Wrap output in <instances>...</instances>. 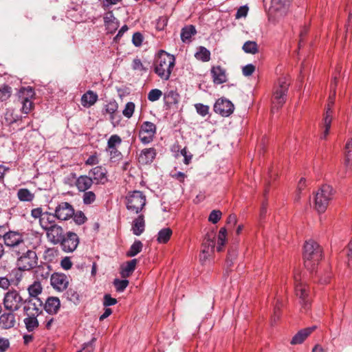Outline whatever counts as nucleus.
Returning <instances> with one entry per match:
<instances>
[{
    "instance_id": "nucleus-30",
    "label": "nucleus",
    "mask_w": 352,
    "mask_h": 352,
    "mask_svg": "<svg viewBox=\"0 0 352 352\" xmlns=\"http://www.w3.org/2000/svg\"><path fill=\"white\" fill-rule=\"evenodd\" d=\"M23 322L25 325L26 329L29 331H33L38 327L39 323L37 319L38 316L25 315Z\"/></svg>"
},
{
    "instance_id": "nucleus-5",
    "label": "nucleus",
    "mask_w": 352,
    "mask_h": 352,
    "mask_svg": "<svg viewBox=\"0 0 352 352\" xmlns=\"http://www.w3.org/2000/svg\"><path fill=\"white\" fill-rule=\"evenodd\" d=\"M289 85V82L286 77H282L278 80V86L275 88L272 99V112L278 110L285 102Z\"/></svg>"
},
{
    "instance_id": "nucleus-34",
    "label": "nucleus",
    "mask_w": 352,
    "mask_h": 352,
    "mask_svg": "<svg viewBox=\"0 0 352 352\" xmlns=\"http://www.w3.org/2000/svg\"><path fill=\"white\" fill-rule=\"evenodd\" d=\"M65 296L67 300L72 302L76 305H78L80 302V297L79 294L76 289L73 288H69L67 289L65 294Z\"/></svg>"
},
{
    "instance_id": "nucleus-46",
    "label": "nucleus",
    "mask_w": 352,
    "mask_h": 352,
    "mask_svg": "<svg viewBox=\"0 0 352 352\" xmlns=\"http://www.w3.org/2000/svg\"><path fill=\"white\" fill-rule=\"evenodd\" d=\"M12 89L8 85H3L0 87V101L7 100L11 96Z\"/></svg>"
},
{
    "instance_id": "nucleus-19",
    "label": "nucleus",
    "mask_w": 352,
    "mask_h": 352,
    "mask_svg": "<svg viewBox=\"0 0 352 352\" xmlns=\"http://www.w3.org/2000/svg\"><path fill=\"white\" fill-rule=\"evenodd\" d=\"M211 75L214 84L220 85L227 81L226 69L221 66H214L211 69Z\"/></svg>"
},
{
    "instance_id": "nucleus-48",
    "label": "nucleus",
    "mask_w": 352,
    "mask_h": 352,
    "mask_svg": "<svg viewBox=\"0 0 352 352\" xmlns=\"http://www.w3.org/2000/svg\"><path fill=\"white\" fill-rule=\"evenodd\" d=\"M122 140L118 135H111L107 142V149L116 148L121 144Z\"/></svg>"
},
{
    "instance_id": "nucleus-38",
    "label": "nucleus",
    "mask_w": 352,
    "mask_h": 352,
    "mask_svg": "<svg viewBox=\"0 0 352 352\" xmlns=\"http://www.w3.org/2000/svg\"><path fill=\"white\" fill-rule=\"evenodd\" d=\"M28 290L30 298H37L38 295L42 292V287L38 281H34L33 284L29 286Z\"/></svg>"
},
{
    "instance_id": "nucleus-58",
    "label": "nucleus",
    "mask_w": 352,
    "mask_h": 352,
    "mask_svg": "<svg viewBox=\"0 0 352 352\" xmlns=\"http://www.w3.org/2000/svg\"><path fill=\"white\" fill-rule=\"evenodd\" d=\"M116 303H117V300L116 298H112L109 294L104 295V301H103V305L104 307L113 305Z\"/></svg>"
},
{
    "instance_id": "nucleus-33",
    "label": "nucleus",
    "mask_w": 352,
    "mask_h": 352,
    "mask_svg": "<svg viewBox=\"0 0 352 352\" xmlns=\"http://www.w3.org/2000/svg\"><path fill=\"white\" fill-rule=\"evenodd\" d=\"M172 234V230L169 228H164L160 230L157 234V242L159 243H166L170 239Z\"/></svg>"
},
{
    "instance_id": "nucleus-12",
    "label": "nucleus",
    "mask_w": 352,
    "mask_h": 352,
    "mask_svg": "<svg viewBox=\"0 0 352 352\" xmlns=\"http://www.w3.org/2000/svg\"><path fill=\"white\" fill-rule=\"evenodd\" d=\"M54 213L56 219L61 221H67L73 217L74 209L68 202H61L56 207Z\"/></svg>"
},
{
    "instance_id": "nucleus-44",
    "label": "nucleus",
    "mask_w": 352,
    "mask_h": 352,
    "mask_svg": "<svg viewBox=\"0 0 352 352\" xmlns=\"http://www.w3.org/2000/svg\"><path fill=\"white\" fill-rule=\"evenodd\" d=\"M307 186V181L305 178L301 177L298 183L296 195L295 197V201H298L300 199V195L302 194V191Z\"/></svg>"
},
{
    "instance_id": "nucleus-57",
    "label": "nucleus",
    "mask_w": 352,
    "mask_h": 352,
    "mask_svg": "<svg viewBox=\"0 0 352 352\" xmlns=\"http://www.w3.org/2000/svg\"><path fill=\"white\" fill-rule=\"evenodd\" d=\"M108 151L109 152L110 157L111 160L116 161L121 158L122 154L116 148H109Z\"/></svg>"
},
{
    "instance_id": "nucleus-54",
    "label": "nucleus",
    "mask_w": 352,
    "mask_h": 352,
    "mask_svg": "<svg viewBox=\"0 0 352 352\" xmlns=\"http://www.w3.org/2000/svg\"><path fill=\"white\" fill-rule=\"evenodd\" d=\"M73 217L74 221L78 225L84 223L87 219L85 214L81 211H78L76 213H74Z\"/></svg>"
},
{
    "instance_id": "nucleus-63",
    "label": "nucleus",
    "mask_w": 352,
    "mask_h": 352,
    "mask_svg": "<svg viewBox=\"0 0 352 352\" xmlns=\"http://www.w3.org/2000/svg\"><path fill=\"white\" fill-rule=\"evenodd\" d=\"M106 28L109 33H113L118 28V23L117 21L108 23L105 24Z\"/></svg>"
},
{
    "instance_id": "nucleus-40",
    "label": "nucleus",
    "mask_w": 352,
    "mask_h": 352,
    "mask_svg": "<svg viewBox=\"0 0 352 352\" xmlns=\"http://www.w3.org/2000/svg\"><path fill=\"white\" fill-rule=\"evenodd\" d=\"M242 48L245 53L248 54H255L258 52V45L255 41H246Z\"/></svg>"
},
{
    "instance_id": "nucleus-20",
    "label": "nucleus",
    "mask_w": 352,
    "mask_h": 352,
    "mask_svg": "<svg viewBox=\"0 0 352 352\" xmlns=\"http://www.w3.org/2000/svg\"><path fill=\"white\" fill-rule=\"evenodd\" d=\"M93 184L92 178L87 175H80L75 182V186L80 192H85L89 190Z\"/></svg>"
},
{
    "instance_id": "nucleus-52",
    "label": "nucleus",
    "mask_w": 352,
    "mask_h": 352,
    "mask_svg": "<svg viewBox=\"0 0 352 352\" xmlns=\"http://www.w3.org/2000/svg\"><path fill=\"white\" fill-rule=\"evenodd\" d=\"M222 213L220 210H212L208 217V221L212 223H217L221 219Z\"/></svg>"
},
{
    "instance_id": "nucleus-23",
    "label": "nucleus",
    "mask_w": 352,
    "mask_h": 352,
    "mask_svg": "<svg viewBox=\"0 0 352 352\" xmlns=\"http://www.w3.org/2000/svg\"><path fill=\"white\" fill-rule=\"evenodd\" d=\"M316 329V326L305 328L299 331L292 339V344H300Z\"/></svg>"
},
{
    "instance_id": "nucleus-9",
    "label": "nucleus",
    "mask_w": 352,
    "mask_h": 352,
    "mask_svg": "<svg viewBox=\"0 0 352 352\" xmlns=\"http://www.w3.org/2000/svg\"><path fill=\"white\" fill-rule=\"evenodd\" d=\"M34 94H35L34 89L30 87L21 89L19 92V97L21 99V102L23 104L21 110L23 113L28 114L32 109V99L34 98Z\"/></svg>"
},
{
    "instance_id": "nucleus-61",
    "label": "nucleus",
    "mask_w": 352,
    "mask_h": 352,
    "mask_svg": "<svg viewBox=\"0 0 352 352\" xmlns=\"http://www.w3.org/2000/svg\"><path fill=\"white\" fill-rule=\"evenodd\" d=\"M10 346L8 339L0 337V352H5Z\"/></svg>"
},
{
    "instance_id": "nucleus-39",
    "label": "nucleus",
    "mask_w": 352,
    "mask_h": 352,
    "mask_svg": "<svg viewBox=\"0 0 352 352\" xmlns=\"http://www.w3.org/2000/svg\"><path fill=\"white\" fill-rule=\"evenodd\" d=\"M227 230L225 228H221L219 230L218 234V242L217 250L218 252H221L222 250L223 247L225 245L227 240Z\"/></svg>"
},
{
    "instance_id": "nucleus-10",
    "label": "nucleus",
    "mask_w": 352,
    "mask_h": 352,
    "mask_svg": "<svg viewBox=\"0 0 352 352\" xmlns=\"http://www.w3.org/2000/svg\"><path fill=\"white\" fill-rule=\"evenodd\" d=\"M214 238L215 234L213 232L208 233L206 235L203 242L204 249L199 255L201 261H206L214 252L215 245Z\"/></svg>"
},
{
    "instance_id": "nucleus-49",
    "label": "nucleus",
    "mask_w": 352,
    "mask_h": 352,
    "mask_svg": "<svg viewBox=\"0 0 352 352\" xmlns=\"http://www.w3.org/2000/svg\"><path fill=\"white\" fill-rule=\"evenodd\" d=\"M135 270V265H126L124 267H122L120 273L122 278L126 279L129 277Z\"/></svg>"
},
{
    "instance_id": "nucleus-22",
    "label": "nucleus",
    "mask_w": 352,
    "mask_h": 352,
    "mask_svg": "<svg viewBox=\"0 0 352 352\" xmlns=\"http://www.w3.org/2000/svg\"><path fill=\"white\" fill-rule=\"evenodd\" d=\"M145 230L144 216L142 214H139L132 222L131 230L136 236L142 234Z\"/></svg>"
},
{
    "instance_id": "nucleus-8",
    "label": "nucleus",
    "mask_w": 352,
    "mask_h": 352,
    "mask_svg": "<svg viewBox=\"0 0 352 352\" xmlns=\"http://www.w3.org/2000/svg\"><path fill=\"white\" fill-rule=\"evenodd\" d=\"M156 126L154 123L148 121L144 122L140 129L139 138L140 141L144 144H148L153 141L156 133Z\"/></svg>"
},
{
    "instance_id": "nucleus-24",
    "label": "nucleus",
    "mask_w": 352,
    "mask_h": 352,
    "mask_svg": "<svg viewBox=\"0 0 352 352\" xmlns=\"http://www.w3.org/2000/svg\"><path fill=\"white\" fill-rule=\"evenodd\" d=\"M156 156V151L154 148L143 149L138 157L139 162L143 164L151 163Z\"/></svg>"
},
{
    "instance_id": "nucleus-7",
    "label": "nucleus",
    "mask_w": 352,
    "mask_h": 352,
    "mask_svg": "<svg viewBox=\"0 0 352 352\" xmlns=\"http://www.w3.org/2000/svg\"><path fill=\"white\" fill-rule=\"evenodd\" d=\"M296 282L295 286L296 295L300 299L301 311H307L311 305V300L309 298L308 286L302 282H298L297 277H295Z\"/></svg>"
},
{
    "instance_id": "nucleus-47",
    "label": "nucleus",
    "mask_w": 352,
    "mask_h": 352,
    "mask_svg": "<svg viewBox=\"0 0 352 352\" xmlns=\"http://www.w3.org/2000/svg\"><path fill=\"white\" fill-rule=\"evenodd\" d=\"M135 111V104L132 102H129L126 104L124 109L122 111V114L126 118L132 117Z\"/></svg>"
},
{
    "instance_id": "nucleus-51",
    "label": "nucleus",
    "mask_w": 352,
    "mask_h": 352,
    "mask_svg": "<svg viewBox=\"0 0 352 352\" xmlns=\"http://www.w3.org/2000/svg\"><path fill=\"white\" fill-rule=\"evenodd\" d=\"M196 111L200 116L204 117L209 113V107L201 103H197L195 104Z\"/></svg>"
},
{
    "instance_id": "nucleus-13",
    "label": "nucleus",
    "mask_w": 352,
    "mask_h": 352,
    "mask_svg": "<svg viewBox=\"0 0 352 352\" xmlns=\"http://www.w3.org/2000/svg\"><path fill=\"white\" fill-rule=\"evenodd\" d=\"M234 104L228 100L224 98L218 99L214 105L215 113L223 117H228L234 111Z\"/></svg>"
},
{
    "instance_id": "nucleus-11",
    "label": "nucleus",
    "mask_w": 352,
    "mask_h": 352,
    "mask_svg": "<svg viewBox=\"0 0 352 352\" xmlns=\"http://www.w3.org/2000/svg\"><path fill=\"white\" fill-rule=\"evenodd\" d=\"M25 315L39 316L42 312V301L38 298H30L24 300Z\"/></svg>"
},
{
    "instance_id": "nucleus-15",
    "label": "nucleus",
    "mask_w": 352,
    "mask_h": 352,
    "mask_svg": "<svg viewBox=\"0 0 352 352\" xmlns=\"http://www.w3.org/2000/svg\"><path fill=\"white\" fill-rule=\"evenodd\" d=\"M89 175L92 178L93 182L96 184H104L108 181L107 171L105 168L100 166L91 169Z\"/></svg>"
},
{
    "instance_id": "nucleus-55",
    "label": "nucleus",
    "mask_w": 352,
    "mask_h": 352,
    "mask_svg": "<svg viewBox=\"0 0 352 352\" xmlns=\"http://www.w3.org/2000/svg\"><path fill=\"white\" fill-rule=\"evenodd\" d=\"M255 71V66L252 64H248L242 67V73L245 76H250Z\"/></svg>"
},
{
    "instance_id": "nucleus-45",
    "label": "nucleus",
    "mask_w": 352,
    "mask_h": 352,
    "mask_svg": "<svg viewBox=\"0 0 352 352\" xmlns=\"http://www.w3.org/2000/svg\"><path fill=\"white\" fill-rule=\"evenodd\" d=\"M113 285L117 292H122L128 286L129 280L126 279L120 280L119 278H116L113 280Z\"/></svg>"
},
{
    "instance_id": "nucleus-3",
    "label": "nucleus",
    "mask_w": 352,
    "mask_h": 352,
    "mask_svg": "<svg viewBox=\"0 0 352 352\" xmlns=\"http://www.w3.org/2000/svg\"><path fill=\"white\" fill-rule=\"evenodd\" d=\"M333 189L329 185H323L315 195V208L320 212H324L327 208L330 201L332 199Z\"/></svg>"
},
{
    "instance_id": "nucleus-1",
    "label": "nucleus",
    "mask_w": 352,
    "mask_h": 352,
    "mask_svg": "<svg viewBox=\"0 0 352 352\" xmlns=\"http://www.w3.org/2000/svg\"><path fill=\"white\" fill-rule=\"evenodd\" d=\"M175 64V58L164 50H161L154 61V71L162 80H167Z\"/></svg>"
},
{
    "instance_id": "nucleus-56",
    "label": "nucleus",
    "mask_w": 352,
    "mask_h": 352,
    "mask_svg": "<svg viewBox=\"0 0 352 352\" xmlns=\"http://www.w3.org/2000/svg\"><path fill=\"white\" fill-rule=\"evenodd\" d=\"M44 212H43L42 208L38 207L31 210V216L34 219H38V221H41V218L44 215Z\"/></svg>"
},
{
    "instance_id": "nucleus-50",
    "label": "nucleus",
    "mask_w": 352,
    "mask_h": 352,
    "mask_svg": "<svg viewBox=\"0 0 352 352\" xmlns=\"http://www.w3.org/2000/svg\"><path fill=\"white\" fill-rule=\"evenodd\" d=\"M162 96V92L158 89H151L148 94V100L151 102L158 100Z\"/></svg>"
},
{
    "instance_id": "nucleus-62",
    "label": "nucleus",
    "mask_w": 352,
    "mask_h": 352,
    "mask_svg": "<svg viewBox=\"0 0 352 352\" xmlns=\"http://www.w3.org/2000/svg\"><path fill=\"white\" fill-rule=\"evenodd\" d=\"M132 67L134 70L138 71H145V68L144 67L140 59L135 58L133 60Z\"/></svg>"
},
{
    "instance_id": "nucleus-43",
    "label": "nucleus",
    "mask_w": 352,
    "mask_h": 352,
    "mask_svg": "<svg viewBox=\"0 0 352 352\" xmlns=\"http://www.w3.org/2000/svg\"><path fill=\"white\" fill-rule=\"evenodd\" d=\"M118 104L116 101H111L104 107V111L111 116V119H113V114L118 111Z\"/></svg>"
},
{
    "instance_id": "nucleus-29",
    "label": "nucleus",
    "mask_w": 352,
    "mask_h": 352,
    "mask_svg": "<svg viewBox=\"0 0 352 352\" xmlns=\"http://www.w3.org/2000/svg\"><path fill=\"white\" fill-rule=\"evenodd\" d=\"M37 259V256L34 251L28 250L19 258V261L23 264H36Z\"/></svg>"
},
{
    "instance_id": "nucleus-27",
    "label": "nucleus",
    "mask_w": 352,
    "mask_h": 352,
    "mask_svg": "<svg viewBox=\"0 0 352 352\" xmlns=\"http://www.w3.org/2000/svg\"><path fill=\"white\" fill-rule=\"evenodd\" d=\"M56 219V217L55 213L53 214L51 212H45L43 217L41 218V221H39V225L43 230L46 231L56 224L55 221Z\"/></svg>"
},
{
    "instance_id": "nucleus-37",
    "label": "nucleus",
    "mask_w": 352,
    "mask_h": 352,
    "mask_svg": "<svg viewBox=\"0 0 352 352\" xmlns=\"http://www.w3.org/2000/svg\"><path fill=\"white\" fill-rule=\"evenodd\" d=\"M196 34V30L195 26L193 25H188L184 27L182 30L181 32V38L185 42L187 40H189L192 36Z\"/></svg>"
},
{
    "instance_id": "nucleus-36",
    "label": "nucleus",
    "mask_w": 352,
    "mask_h": 352,
    "mask_svg": "<svg viewBox=\"0 0 352 352\" xmlns=\"http://www.w3.org/2000/svg\"><path fill=\"white\" fill-rule=\"evenodd\" d=\"M197 60L204 62L209 61L210 59V52L204 47H199L198 51L195 54Z\"/></svg>"
},
{
    "instance_id": "nucleus-42",
    "label": "nucleus",
    "mask_w": 352,
    "mask_h": 352,
    "mask_svg": "<svg viewBox=\"0 0 352 352\" xmlns=\"http://www.w3.org/2000/svg\"><path fill=\"white\" fill-rule=\"evenodd\" d=\"M82 201L85 205H90L93 204L96 199V195L93 191H85L83 192Z\"/></svg>"
},
{
    "instance_id": "nucleus-25",
    "label": "nucleus",
    "mask_w": 352,
    "mask_h": 352,
    "mask_svg": "<svg viewBox=\"0 0 352 352\" xmlns=\"http://www.w3.org/2000/svg\"><path fill=\"white\" fill-rule=\"evenodd\" d=\"M292 0H272V8L280 16L285 15L288 10Z\"/></svg>"
},
{
    "instance_id": "nucleus-4",
    "label": "nucleus",
    "mask_w": 352,
    "mask_h": 352,
    "mask_svg": "<svg viewBox=\"0 0 352 352\" xmlns=\"http://www.w3.org/2000/svg\"><path fill=\"white\" fill-rule=\"evenodd\" d=\"M302 257L305 262L318 263L322 261V248L315 241H306L303 245Z\"/></svg>"
},
{
    "instance_id": "nucleus-59",
    "label": "nucleus",
    "mask_w": 352,
    "mask_h": 352,
    "mask_svg": "<svg viewBox=\"0 0 352 352\" xmlns=\"http://www.w3.org/2000/svg\"><path fill=\"white\" fill-rule=\"evenodd\" d=\"M143 41V36L140 32H135L133 35L132 41L133 43L136 46L139 47L142 45Z\"/></svg>"
},
{
    "instance_id": "nucleus-6",
    "label": "nucleus",
    "mask_w": 352,
    "mask_h": 352,
    "mask_svg": "<svg viewBox=\"0 0 352 352\" xmlns=\"http://www.w3.org/2000/svg\"><path fill=\"white\" fill-rule=\"evenodd\" d=\"M23 304V299L16 290H10L6 293L3 298V305L6 309L14 312L18 311Z\"/></svg>"
},
{
    "instance_id": "nucleus-32",
    "label": "nucleus",
    "mask_w": 352,
    "mask_h": 352,
    "mask_svg": "<svg viewBox=\"0 0 352 352\" xmlns=\"http://www.w3.org/2000/svg\"><path fill=\"white\" fill-rule=\"evenodd\" d=\"M332 121L331 111L330 108H329L325 112L324 118L323 120V125H324V131L321 136L322 138H326L329 135V130L331 128V124Z\"/></svg>"
},
{
    "instance_id": "nucleus-14",
    "label": "nucleus",
    "mask_w": 352,
    "mask_h": 352,
    "mask_svg": "<svg viewBox=\"0 0 352 352\" xmlns=\"http://www.w3.org/2000/svg\"><path fill=\"white\" fill-rule=\"evenodd\" d=\"M79 243L78 237L76 233L69 232L64 236L59 243L61 244L65 252H73L75 250Z\"/></svg>"
},
{
    "instance_id": "nucleus-28",
    "label": "nucleus",
    "mask_w": 352,
    "mask_h": 352,
    "mask_svg": "<svg viewBox=\"0 0 352 352\" xmlns=\"http://www.w3.org/2000/svg\"><path fill=\"white\" fill-rule=\"evenodd\" d=\"M98 100V95L92 91H88L81 98V104L84 107H90Z\"/></svg>"
},
{
    "instance_id": "nucleus-16",
    "label": "nucleus",
    "mask_w": 352,
    "mask_h": 352,
    "mask_svg": "<svg viewBox=\"0 0 352 352\" xmlns=\"http://www.w3.org/2000/svg\"><path fill=\"white\" fill-rule=\"evenodd\" d=\"M69 284V280L66 275L61 273H54L51 276V285L57 291L65 290Z\"/></svg>"
},
{
    "instance_id": "nucleus-17",
    "label": "nucleus",
    "mask_w": 352,
    "mask_h": 352,
    "mask_svg": "<svg viewBox=\"0 0 352 352\" xmlns=\"http://www.w3.org/2000/svg\"><path fill=\"white\" fill-rule=\"evenodd\" d=\"M45 232L48 240L54 244L59 243L65 236L62 227L57 224L53 226Z\"/></svg>"
},
{
    "instance_id": "nucleus-41",
    "label": "nucleus",
    "mask_w": 352,
    "mask_h": 352,
    "mask_svg": "<svg viewBox=\"0 0 352 352\" xmlns=\"http://www.w3.org/2000/svg\"><path fill=\"white\" fill-rule=\"evenodd\" d=\"M142 248V243L140 241H135L131 246L126 254L129 256H133L138 254Z\"/></svg>"
},
{
    "instance_id": "nucleus-53",
    "label": "nucleus",
    "mask_w": 352,
    "mask_h": 352,
    "mask_svg": "<svg viewBox=\"0 0 352 352\" xmlns=\"http://www.w3.org/2000/svg\"><path fill=\"white\" fill-rule=\"evenodd\" d=\"M29 270L30 268H25V265H23V267H19L18 268H16L14 269L12 272V275L14 276V277L15 278L16 280V281H20L21 279L22 278V276H23V271L24 270Z\"/></svg>"
},
{
    "instance_id": "nucleus-21",
    "label": "nucleus",
    "mask_w": 352,
    "mask_h": 352,
    "mask_svg": "<svg viewBox=\"0 0 352 352\" xmlns=\"http://www.w3.org/2000/svg\"><path fill=\"white\" fill-rule=\"evenodd\" d=\"M16 323L15 315L13 312L3 313L0 316V327L3 329L12 328Z\"/></svg>"
},
{
    "instance_id": "nucleus-60",
    "label": "nucleus",
    "mask_w": 352,
    "mask_h": 352,
    "mask_svg": "<svg viewBox=\"0 0 352 352\" xmlns=\"http://www.w3.org/2000/svg\"><path fill=\"white\" fill-rule=\"evenodd\" d=\"M121 0H100L102 6L104 9L107 10L112 6L117 4Z\"/></svg>"
},
{
    "instance_id": "nucleus-64",
    "label": "nucleus",
    "mask_w": 352,
    "mask_h": 352,
    "mask_svg": "<svg viewBox=\"0 0 352 352\" xmlns=\"http://www.w3.org/2000/svg\"><path fill=\"white\" fill-rule=\"evenodd\" d=\"M346 256H347L348 263L352 264V237H351V239L349 241V244L346 248Z\"/></svg>"
},
{
    "instance_id": "nucleus-31",
    "label": "nucleus",
    "mask_w": 352,
    "mask_h": 352,
    "mask_svg": "<svg viewBox=\"0 0 352 352\" xmlns=\"http://www.w3.org/2000/svg\"><path fill=\"white\" fill-rule=\"evenodd\" d=\"M33 272L37 278H47L51 271L50 265H36L32 268Z\"/></svg>"
},
{
    "instance_id": "nucleus-18",
    "label": "nucleus",
    "mask_w": 352,
    "mask_h": 352,
    "mask_svg": "<svg viewBox=\"0 0 352 352\" xmlns=\"http://www.w3.org/2000/svg\"><path fill=\"white\" fill-rule=\"evenodd\" d=\"M3 240L5 244L10 247L16 246L23 241L21 234L14 231L5 232L3 234Z\"/></svg>"
},
{
    "instance_id": "nucleus-35",
    "label": "nucleus",
    "mask_w": 352,
    "mask_h": 352,
    "mask_svg": "<svg viewBox=\"0 0 352 352\" xmlns=\"http://www.w3.org/2000/svg\"><path fill=\"white\" fill-rule=\"evenodd\" d=\"M17 197L21 201H32L34 195L27 188H21L17 192Z\"/></svg>"
},
{
    "instance_id": "nucleus-2",
    "label": "nucleus",
    "mask_w": 352,
    "mask_h": 352,
    "mask_svg": "<svg viewBox=\"0 0 352 352\" xmlns=\"http://www.w3.org/2000/svg\"><path fill=\"white\" fill-rule=\"evenodd\" d=\"M146 203L145 195L140 190L129 192L126 197L127 210L133 214H138L144 209Z\"/></svg>"
},
{
    "instance_id": "nucleus-26",
    "label": "nucleus",
    "mask_w": 352,
    "mask_h": 352,
    "mask_svg": "<svg viewBox=\"0 0 352 352\" xmlns=\"http://www.w3.org/2000/svg\"><path fill=\"white\" fill-rule=\"evenodd\" d=\"M60 307V302L57 297H49L45 304V310L50 314H56Z\"/></svg>"
}]
</instances>
